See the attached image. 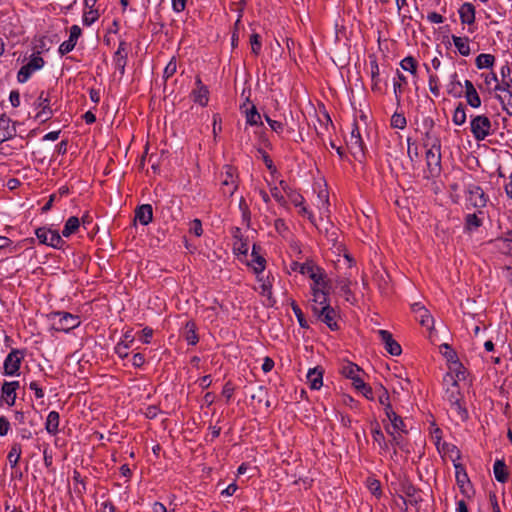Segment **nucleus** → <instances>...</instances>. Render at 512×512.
I'll list each match as a JSON object with an SVG mask.
<instances>
[{
  "instance_id": "1",
  "label": "nucleus",
  "mask_w": 512,
  "mask_h": 512,
  "mask_svg": "<svg viewBox=\"0 0 512 512\" xmlns=\"http://www.w3.org/2000/svg\"><path fill=\"white\" fill-rule=\"evenodd\" d=\"M48 320L53 330L65 333L77 328L81 323L78 315L65 311L51 312L48 314Z\"/></svg>"
},
{
  "instance_id": "2",
  "label": "nucleus",
  "mask_w": 512,
  "mask_h": 512,
  "mask_svg": "<svg viewBox=\"0 0 512 512\" xmlns=\"http://www.w3.org/2000/svg\"><path fill=\"white\" fill-rule=\"evenodd\" d=\"M311 311L317 320L325 323L332 331L338 330L337 312L330 304L321 307L311 305Z\"/></svg>"
},
{
  "instance_id": "3",
  "label": "nucleus",
  "mask_w": 512,
  "mask_h": 512,
  "mask_svg": "<svg viewBox=\"0 0 512 512\" xmlns=\"http://www.w3.org/2000/svg\"><path fill=\"white\" fill-rule=\"evenodd\" d=\"M400 491L403 494L400 498L406 506L407 504L417 506L423 501L422 491L414 486L408 479H404L400 482Z\"/></svg>"
},
{
  "instance_id": "4",
  "label": "nucleus",
  "mask_w": 512,
  "mask_h": 512,
  "mask_svg": "<svg viewBox=\"0 0 512 512\" xmlns=\"http://www.w3.org/2000/svg\"><path fill=\"white\" fill-rule=\"evenodd\" d=\"M35 234L41 244L51 246L55 249H61L65 244L64 240L56 230L40 227L36 229Z\"/></svg>"
},
{
  "instance_id": "5",
  "label": "nucleus",
  "mask_w": 512,
  "mask_h": 512,
  "mask_svg": "<svg viewBox=\"0 0 512 512\" xmlns=\"http://www.w3.org/2000/svg\"><path fill=\"white\" fill-rule=\"evenodd\" d=\"M45 64L44 59L38 54H33L28 63L23 65L17 73V81L25 83L32 76V74L40 70Z\"/></svg>"
},
{
  "instance_id": "6",
  "label": "nucleus",
  "mask_w": 512,
  "mask_h": 512,
  "mask_svg": "<svg viewBox=\"0 0 512 512\" xmlns=\"http://www.w3.org/2000/svg\"><path fill=\"white\" fill-rule=\"evenodd\" d=\"M427 176L426 178H437L442 171L441 149H428L425 154Z\"/></svg>"
},
{
  "instance_id": "7",
  "label": "nucleus",
  "mask_w": 512,
  "mask_h": 512,
  "mask_svg": "<svg viewBox=\"0 0 512 512\" xmlns=\"http://www.w3.org/2000/svg\"><path fill=\"white\" fill-rule=\"evenodd\" d=\"M470 126L474 138L482 141L490 134L491 121L485 115H478L472 118Z\"/></svg>"
},
{
  "instance_id": "8",
  "label": "nucleus",
  "mask_w": 512,
  "mask_h": 512,
  "mask_svg": "<svg viewBox=\"0 0 512 512\" xmlns=\"http://www.w3.org/2000/svg\"><path fill=\"white\" fill-rule=\"evenodd\" d=\"M25 353L23 350L12 349L4 360V375L14 376L18 375L20 365L24 359Z\"/></svg>"
},
{
  "instance_id": "9",
  "label": "nucleus",
  "mask_w": 512,
  "mask_h": 512,
  "mask_svg": "<svg viewBox=\"0 0 512 512\" xmlns=\"http://www.w3.org/2000/svg\"><path fill=\"white\" fill-rule=\"evenodd\" d=\"M347 146L356 160H361V158L364 157V142L361 138L356 121L353 123V129L351 131L350 138L347 141Z\"/></svg>"
},
{
  "instance_id": "10",
  "label": "nucleus",
  "mask_w": 512,
  "mask_h": 512,
  "mask_svg": "<svg viewBox=\"0 0 512 512\" xmlns=\"http://www.w3.org/2000/svg\"><path fill=\"white\" fill-rule=\"evenodd\" d=\"M34 106L39 109L36 114V119H39L42 123L47 122L53 116V110L50 107L49 94L42 91L36 99Z\"/></svg>"
},
{
  "instance_id": "11",
  "label": "nucleus",
  "mask_w": 512,
  "mask_h": 512,
  "mask_svg": "<svg viewBox=\"0 0 512 512\" xmlns=\"http://www.w3.org/2000/svg\"><path fill=\"white\" fill-rule=\"evenodd\" d=\"M236 169L232 166H225V173L222 175L221 191L224 196L231 197L238 189V184L235 177Z\"/></svg>"
},
{
  "instance_id": "12",
  "label": "nucleus",
  "mask_w": 512,
  "mask_h": 512,
  "mask_svg": "<svg viewBox=\"0 0 512 512\" xmlns=\"http://www.w3.org/2000/svg\"><path fill=\"white\" fill-rule=\"evenodd\" d=\"M467 201L475 208H483L487 203V196L483 189L475 184H471L467 188Z\"/></svg>"
},
{
  "instance_id": "13",
  "label": "nucleus",
  "mask_w": 512,
  "mask_h": 512,
  "mask_svg": "<svg viewBox=\"0 0 512 512\" xmlns=\"http://www.w3.org/2000/svg\"><path fill=\"white\" fill-rule=\"evenodd\" d=\"M41 419H42V416L39 414L38 411H36V410L28 411L27 420H28L29 428L23 426L19 429V435L22 440L32 439V437H33L32 430H35L36 428L39 427Z\"/></svg>"
},
{
  "instance_id": "14",
  "label": "nucleus",
  "mask_w": 512,
  "mask_h": 512,
  "mask_svg": "<svg viewBox=\"0 0 512 512\" xmlns=\"http://www.w3.org/2000/svg\"><path fill=\"white\" fill-rule=\"evenodd\" d=\"M377 334L384 344L385 350L392 356H399L402 353L400 344L393 339L392 334L384 329L377 331Z\"/></svg>"
},
{
  "instance_id": "15",
  "label": "nucleus",
  "mask_w": 512,
  "mask_h": 512,
  "mask_svg": "<svg viewBox=\"0 0 512 512\" xmlns=\"http://www.w3.org/2000/svg\"><path fill=\"white\" fill-rule=\"evenodd\" d=\"M443 380L446 383H450V387H448L445 391V397L449 401V403H457V401L462 400L459 384L457 380L454 378L453 374L446 373Z\"/></svg>"
},
{
  "instance_id": "16",
  "label": "nucleus",
  "mask_w": 512,
  "mask_h": 512,
  "mask_svg": "<svg viewBox=\"0 0 512 512\" xmlns=\"http://www.w3.org/2000/svg\"><path fill=\"white\" fill-rule=\"evenodd\" d=\"M196 88L191 92L193 101L202 107H205L209 101V90L206 85L203 84L199 76L195 80Z\"/></svg>"
},
{
  "instance_id": "17",
  "label": "nucleus",
  "mask_w": 512,
  "mask_h": 512,
  "mask_svg": "<svg viewBox=\"0 0 512 512\" xmlns=\"http://www.w3.org/2000/svg\"><path fill=\"white\" fill-rule=\"evenodd\" d=\"M81 34H82L81 28L78 25H73L70 28L69 39L62 42L59 46V50H58L59 53L61 55H65V54H68L69 52H71L75 48L77 40L79 39Z\"/></svg>"
},
{
  "instance_id": "18",
  "label": "nucleus",
  "mask_w": 512,
  "mask_h": 512,
  "mask_svg": "<svg viewBox=\"0 0 512 512\" xmlns=\"http://www.w3.org/2000/svg\"><path fill=\"white\" fill-rule=\"evenodd\" d=\"M19 388L18 381H5L1 387V398L8 406H13L16 401V390Z\"/></svg>"
},
{
  "instance_id": "19",
  "label": "nucleus",
  "mask_w": 512,
  "mask_h": 512,
  "mask_svg": "<svg viewBox=\"0 0 512 512\" xmlns=\"http://www.w3.org/2000/svg\"><path fill=\"white\" fill-rule=\"evenodd\" d=\"M11 119L5 114L0 117V144L13 138L16 135V126L10 125Z\"/></svg>"
},
{
  "instance_id": "20",
  "label": "nucleus",
  "mask_w": 512,
  "mask_h": 512,
  "mask_svg": "<svg viewBox=\"0 0 512 512\" xmlns=\"http://www.w3.org/2000/svg\"><path fill=\"white\" fill-rule=\"evenodd\" d=\"M127 56H128V44L125 41H121L119 43L117 51L114 53V63L116 69L119 70L120 74H124L125 66L127 64Z\"/></svg>"
},
{
  "instance_id": "21",
  "label": "nucleus",
  "mask_w": 512,
  "mask_h": 512,
  "mask_svg": "<svg viewBox=\"0 0 512 512\" xmlns=\"http://www.w3.org/2000/svg\"><path fill=\"white\" fill-rule=\"evenodd\" d=\"M135 221H139L140 224L146 226L153 220V209L150 204H143L135 209Z\"/></svg>"
},
{
  "instance_id": "22",
  "label": "nucleus",
  "mask_w": 512,
  "mask_h": 512,
  "mask_svg": "<svg viewBox=\"0 0 512 512\" xmlns=\"http://www.w3.org/2000/svg\"><path fill=\"white\" fill-rule=\"evenodd\" d=\"M465 87V97L468 105L473 108H478L481 105V99L474 87L473 83L470 80H466L464 82Z\"/></svg>"
},
{
  "instance_id": "23",
  "label": "nucleus",
  "mask_w": 512,
  "mask_h": 512,
  "mask_svg": "<svg viewBox=\"0 0 512 512\" xmlns=\"http://www.w3.org/2000/svg\"><path fill=\"white\" fill-rule=\"evenodd\" d=\"M462 24L471 25L475 22V7L472 3H463L458 10Z\"/></svg>"
},
{
  "instance_id": "24",
  "label": "nucleus",
  "mask_w": 512,
  "mask_h": 512,
  "mask_svg": "<svg viewBox=\"0 0 512 512\" xmlns=\"http://www.w3.org/2000/svg\"><path fill=\"white\" fill-rule=\"evenodd\" d=\"M462 84L458 80L457 72H454L450 76V81L446 86L447 94L454 98H461L463 96Z\"/></svg>"
},
{
  "instance_id": "25",
  "label": "nucleus",
  "mask_w": 512,
  "mask_h": 512,
  "mask_svg": "<svg viewBox=\"0 0 512 512\" xmlns=\"http://www.w3.org/2000/svg\"><path fill=\"white\" fill-rule=\"evenodd\" d=\"M307 380L310 384V388L313 390H318L321 388L323 382V370L321 367H315L309 369L307 373Z\"/></svg>"
},
{
  "instance_id": "26",
  "label": "nucleus",
  "mask_w": 512,
  "mask_h": 512,
  "mask_svg": "<svg viewBox=\"0 0 512 512\" xmlns=\"http://www.w3.org/2000/svg\"><path fill=\"white\" fill-rule=\"evenodd\" d=\"M59 423H60V415L57 411H51L49 412L46 423H45V429L50 435H57L59 433Z\"/></svg>"
},
{
  "instance_id": "27",
  "label": "nucleus",
  "mask_w": 512,
  "mask_h": 512,
  "mask_svg": "<svg viewBox=\"0 0 512 512\" xmlns=\"http://www.w3.org/2000/svg\"><path fill=\"white\" fill-rule=\"evenodd\" d=\"M495 479L500 483H506L509 477L507 466L502 459H497L493 466Z\"/></svg>"
},
{
  "instance_id": "28",
  "label": "nucleus",
  "mask_w": 512,
  "mask_h": 512,
  "mask_svg": "<svg viewBox=\"0 0 512 512\" xmlns=\"http://www.w3.org/2000/svg\"><path fill=\"white\" fill-rule=\"evenodd\" d=\"M454 467H455L456 482H457L461 492L463 494H467V491L465 489V484L470 483V480L468 478L466 470H465L464 466L460 463L454 464Z\"/></svg>"
},
{
  "instance_id": "29",
  "label": "nucleus",
  "mask_w": 512,
  "mask_h": 512,
  "mask_svg": "<svg viewBox=\"0 0 512 512\" xmlns=\"http://www.w3.org/2000/svg\"><path fill=\"white\" fill-rule=\"evenodd\" d=\"M385 415L390 420L391 425L394 430H398L401 432H407L406 431V425L402 419L401 416L397 415L393 409H385Z\"/></svg>"
},
{
  "instance_id": "30",
  "label": "nucleus",
  "mask_w": 512,
  "mask_h": 512,
  "mask_svg": "<svg viewBox=\"0 0 512 512\" xmlns=\"http://www.w3.org/2000/svg\"><path fill=\"white\" fill-rule=\"evenodd\" d=\"M307 276L313 281V284L311 285V292H313V289L318 290L321 282L327 277L324 269L318 265H315L313 267V272H310Z\"/></svg>"
},
{
  "instance_id": "31",
  "label": "nucleus",
  "mask_w": 512,
  "mask_h": 512,
  "mask_svg": "<svg viewBox=\"0 0 512 512\" xmlns=\"http://www.w3.org/2000/svg\"><path fill=\"white\" fill-rule=\"evenodd\" d=\"M184 338L189 345H196L199 341L196 333V324L193 321H188L184 327Z\"/></svg>"
},
{
  "instance_id": "32",
  "label": "nucleus",
  "mask_w": 512,
  "mask_h": 512,
  "mask_svg": "<svg viewBox=\"0 0 512 512\" xmlns=\"http://www.w3.org/2000/svg\"><path fill=\"white\" fill-rule=\"evenodd\" d=\"M371 433L373 440L378 443L381 449L385 451L389 449V443L385 440V436L381 431L380 425L377 421H375L373 424Z\"/></svg>"
},
{
  "instance_id": "33",
  "label": "nucleus",
  "mask_w": 512,
  "mask_h": 512,
  "mask_svg": "<svg viewBox=\"0 0 512 512\" xmlns=\"http://www.w3.org/2000/svg\"><path fill=\"white\" fill-rule=\"evenodd\" d=\"M452 40L458 52L462 56L470 55V45L468 37H459L456 35H452Z\"/></svg>"
},
{
  "instance_id": "34",
  "label": "nucleus",
  "mask_w": 512,
  "mask_h": 512,
  "mask_svg": "<svg viewBox=\"0 0 512 512\" xmlns=\"http://www.w3.org/2000/svg\"><path fill=\"white\" fill-rule=\"evenodd\" d=\"M423 144L429 149H441V139L433 131L423 132Z\"/></svg>"
},
{
  "instance_id": "35",
  "label": "nucleus",
  "mask_w": 512,
  "mask_h": 512,
  "mask_svg": "<svg viewBox=\"0 0 512 512\" xmlns=\"http://www.w3.org/2000/svg\"><path fill=\"white\" fill-rule=\"evenodd\" d=\"M80 227V219L76 216L69 217L64 225L62 230V235L64 237H69L74 234Z\"/></svg>"
},
{
  "instance_id": "36",
  "label": "nucleus",
  "mask_w": 512,
  "mask_h": 512,
  "mask_svg": "<svg viewBox=\"0 0 512 512\" xmlns=\"http://www.w3.org/2000/svg\"><path fill=\"white\" fill-rule=\"evenodd\" d=\"M22 454V447L19 443H13L11 449L7 455V459L10 463L11 468H16Z\"/></svg>"
},
{
  "instance_id": "37",
  "label": "nucleus",
  "mask_w": 512,
  "mask_h": 512,
  "mask_svg": "<svg viewBox=\"0 0 512 512\" xmlns=\"http://www.w3.org/2000/svg\"><path fill=\"white\" fill-rule=\"evenodd\" d=\"M495 62V57L491 54H479L476 57L475 64L478 69L491 68Z\"/></svg>"
},
{
  "instance_id": "38",
  "label": "nucleus",
  "mask_w": 512,
  "mask_h": 512,
  "mask_svg": "<svg viewBox=\"0 0 512 512\" xmlns=\"http://www.w3.org/2000/svg\"><path fill=\"white\" fill-rule=\"evenodd\" d=\"M360 371V367L352 362H347L341 368V373L346 378L351 379L352 381L357 378L358 372Z\"/></svg>"
},
{
  "instance_id": "39",
  "label": "nucleus",
  "mask_w": 512,
  "mask_h": 512,
  "mask_svg": "<svg viewBox=\"0 0 512 512\" xmlns=\"http://www.w3.org/2000/svg\"><path fill=\"white\" fill-rule=\"evenodd\" d=\"M452 121L455 125L461 126L466 122V109L462 103H459L453 113Z\"/></svg>"
},
{
  "instance_id": "40",
  "label": "nucleus",
  "mask_w": 512,
  "mask_h": 512,
  "mask_svg": "<svg viewBox=\"0 0 512 512\" xmlns=\"http://www.w3.org/2000/svg\"><path fill=\"white\" fill-rule=\"evenodd\" d=\"M316 264L312 260H307L304 263L292 262L291 269L294 271H299L303 275H308L310 272H313V267Z\"/></svg>"
},
{
  "instance_id": "41",
  "label": "nucleus",
  "mask_w": 512,
  "mask_h": 512,
  "mask_svg": "<svg viewBox=\"0 0 512 512\" xmlns=\"http://www.w3.org/2000/svg\"><path fill=\"white\" fill-rule=\"evenodd\" d=\"M324 235L333 246H336L339 237V229L337 227H335L332 223L327 222Z\"/></svg>"
},
{
  "instance_id": "42",
  "label": "nucleus",
  "mask_w": 512,
  "mask_h": 512,
  "mask_svg": "<svg viewBox=\"0 0 512 512\" xmlns=\"http://www.w3.org/2000/svg\"><path fill=\"white\" fill-rule=\"evenodd\" d=\"M450 372L452 373L454 378L457 380H464L466 377V368L460 361H453V365L450 366Z\"/></svg>"
},
{
  "instance_id": "43",
  "label": "nucleus",
  "mask_w": 512,
  "mask_h": 512,
  "mask_svg": "<svg viewBox=\"0 0 512 512\" xmlns=\"http://www.w3.org/2000/svg\"><path fill=\"white\" fill-rule=\"evenodd\" d=\"M496 98L500 101L502 108L509 116H512V93L496 94Z\"/></svg>"
},
{
  "instance_id": "44",
  "label": "nucleus",
  "mask_w": 512,
  "mask_h": 512,
  "mask_svg": "<svg viewBox=\"0 0 512 512\" xmlns=\"http://www.w3.org/2000/svg\"><path fill=\"white\" fill-rule=\"evenodd\" d=\"M312 293V300L311 305H317L318 307L326 306V304H330L329 296H327L325 293H319L317 289H313Z\"/></svg>"
},
{
  "instance_id": "45",
  "label": "nucleus",
  "mask_w": 512,
  "mask_h": 512,
  "mask_svg": "<svg viewBox=\"0 0 512 512\" xmlns=\"http://www.w3.org/2000/svg\"><path fill=\"white\" fill-rule=\"evenodd\" d=\"M400 66L403 70L410 72L415 75L417 71V61L412 56L405 57L401 62Z\"/></svg>"
},
{
  "instance_id": "46",
  "label": "nucleus",
  "mask_w": 512,
  "mask_h": 512,
  "mask_svg": "<svg viewBox=\"0 0 512 512\" xmlns=\"http://www.w3.org/2000/svg\"><path fill=\"white\" fill-rule=\"evenodd\" d=\"M451 410L453 413L456 414V416L461 421H466L468 419V411L467 409L462 405V400L457 401V403H451Z\"/></svg>"
},
{
  "instance_id": "47",
  "label": "nucleus",
  "mask_w": 512,
  "mask_h": 512,
  "mask_svg": "<svg viewBox=\"0 0 512 512\" xmlns=\"http://www.w3.org/2000/svg\"><path fill=\"white\" fill-rule=\"evenodd\" d=\"M482 225V221L478 216L473 214H468L465 218V228L469 231L475 230Z\"/></svg>"
},
{
  "instance_id": "48",
  "label": "nucleus",
  "mask_w": 512,
  "mask_h": 512,
  "mask_svg": "<svg viewBox=\"0 0 512 512\" xmlns=\"http://www.w3.org/2000/svg\"><path fill=\"white\" fill-rule=\"evenodd\" d=\"M416 320L419 321V323L423 326V327H426L427 329H432L433 328V324H434V319L432 317V315L430 314V312L426 309V313H418L416 315Z\"/></svg>"
},
{
  "instance_id": "49",
  "label": "nucleus",
  "mask_w": 512,
  "mask_h": 512,
  "mask_svg": "<svg viewBox=\"0 0 512 512\" xmlns=\"http://www.w3.org/2000/svg\"><path fill=\"white\" fill-rule=\"evenodd\" d=\"M291 308L298 320L300 327L306 328V329L309 328L308 322L305 319V316H304L301 308L298 306V304L295 301H292Z\"/></svg>"
},
{
  "instance_id": "50",
  "label": "nucleus",
  "mask_w": 512,
  "mask_h": 512,
  "mask_svg": "<svg viewBox=\"0 0 512 512\" xmlns=\"http://www.w3.org/2000/svg\"><path fill=\"white\" fill-rule=\"evenodd\" d=\"M492 90L499 91L502 94L512 93V78L502 79L501 83H497Z\"/></svg>"
},
{
  "instance_id": "51",
  "label": "nucleus",
  "mask_w": 512,
  "mask_h": 512,
  "mask_svg": "<svg viewBox=\"0 0 512 512\" xmlns=\"http://www.w3.org/2000/svg\"><path fill=\"white\" fill-rule=\"evenodd\" d=\"M371 77H372V90L376 91L379 90V66L376 62V60L371 61Z\"/></svg>"
},
{
  "instance_id": "52",
  "label": "nucleus",
  "mask_w": 512,
  "mask_h": 512,
  "mask_svg": "<svg viewBox=\"0 0 512 512\" xmlns=\"http://www.w3.org/2000/svg\"><path fill=\"white\" fill-rule=\"evenodd\" d=\"M397 78H398L399 82L394 81L393 88H394V94H395L396 101L399 103L401 93H402L401 83H407V79L399 70H397Z\"/></svg>"
},
{
  "instance_id": "53",
  "label": "nucleus",
  "mask_w": 512,
  "mask_h": 512,
  "mask_svg": "<svg viewBox=\"0 0 512 512\" xmlns=\"http://www.w3.org/2000/svg\"><path fill=\"white\" fill-rule=\"evenodd\" d=\"M378 401L381 405L384 406V410L392 409L389 393H388L387 389L383 386H380L379 394H378Z\"/></svg>"
},
{
  "instance_id": "54",
  "label": "nucleus",
  "mask_w": 512,
  "mask_h": 512,
  "mask_svg": "<svg viewBox=\"0 0 512 512\" xmlns=\"http://www.w3.org/2000/svg\"><path fill=\"white\" fill-rule=\"evenodd\" d=\"M407 125L406 118L403 114L395 112L391 117V126L397 129H404Z\"/></svg>"
},
{
  "instance_id": "55",
  "label": "nucleus",
  "mask_w": 512,
  "mask_h": 512,
  "mask_svg": "<svg viewBox=\"0 0 512 512\" xmlns=\"http://www.w3.org/2000/svg\"><path fill=\"white\" fill-rule=\"evenodd\" d=\"M99 18V13L94 8H89L88 11L84 12L83 24L85 26L92 25Z\"/></svg>"
},
{
  "instance_id": "56",
  "label": "nucleus",
  "mask_w": 512,
  "mask_h": 512,
  "mask_svg": "<svg viewBox=\"0 0 512 512\" xmlns=\"http://www.w3.org/2000/svg\"><path fill=\"white\" fill-rule=\"evenodd\" d=\"M250 44H251V52L255 56H258L261 52V47H262L260 35L257 33H253L250 36Z\"/></svg>"
},
{
  "instance_id": "57",
  "label": "nucleus",
  "mask_w": 512,
  "mask_h": 512,
  "mask_svg": "<svg viewBox=\"0 0 512 512\" xmlns=\"http://www.w3.org/2000/svg\"><path fill=\"white\" fill-rule=\"evenodd\" d=\"M367 487L369 491L376 497H380L382 494L381 483L379 480L374 478L367 479Z\"/></svg>"
},
{
  "instance_id": "58",
  "label": "nucleus",
  "mask_w": 512,
  "mask_h": 512,
  "mask_svg": "<svg viewBox=\"0 0 512 512\" xmlns=\"http://www.w3.org/2000/svg\"><path fill=\"white\" fill-rule=\"evenodd\" d=\"M261 119V115L257 111L256 107L253 106L249 111L246 113V121L249 125L255 126L258 125L259 121Z\"/></svg>"
},
{
  "instance_id": "59",
  "label": "nucleus",
  "mask_w": 512,
  "mask_h": 512,
  "mask_svg": "<svg viewBox=\"0 0 512 512\" xmlns=\"http://www.w3.org/2000/svg\"><path fill=\"white\" fill-rule=\"evenodd\" d=\"M176 71H177L176 58L172 57L164 69L163 77L167 80V79L171 78L176 73Z\"/></svg>"
},
{
  "instance_id": "60",
  "label": "nucleus",
  "mask_w": 512,
  "mask_h": 512,
  "mask_svg": "<svg viewBox=\"0 0 512 512\" xmlns=\"http://www.w3.org/2000/svg\"><path fill=\"white\" fill-rule=\"evenodd\" d=\"M337 287H339L340 291L345 295L351 294L350 284L351 281L345 277H339L336 280Z\"/></svg>"
},
{
  "instance_id": "61",
  "label": "nucleus",
  "mask_w": 512,
  "mask_h": 512,
  "mask_svg": "<svg viewBox=\"0 0 512 512\" xmlns=\"http://www.w3.org/2000/svg\"><path fill=\"white\" fill-rule=\"evenodd\" d=\"M284 191L287 193L288 197L290 198L291 202L296 206V207H299V206H302L304 204V197L299 194V193H296L294 191H292L291 189L289 190V192L286 190V188H284Z\"/></svg>"
},
{
  "instance_id": "62",
  "label": "nucleus",
  "mask_w": 512,
  "mask_h": 512,
  "mask_svg": "<svg viewBox=\"0 0 512 512\" xmlns=\"http://www.w3.org/2000/svg\"><path fill=\"white\" fill-rule=\"evenodd\" d=\"M130 346L129 344L125 343L124 341H120L116 346H115V353L122 359L128 357L129 355V350Z\"/></svg>"
},
{
  "instance_id": "63",
  "label": "nucleus",
  "mask_w": 512,
  "mask_h": 512,
  "mask_svg": "<svg viewBox=\"0 0 512 512\" xmlns=\"http://www.w3.org/2000/svg\"><path fill=\"white\" fill-rule=\"evenodd\" d=\"M252 262L255 264L253 266V269L255 273H261L265 269L266 260L261 255H257L255 257H252Z\"/></svg>"
},
{
  "instance_id": "64",
  "label": "nucleus",
  "mask_w": 512,
  "mask_h": 512,
  "mask_svg": "<svg viewBox=\"0 0 512 512\" xmlns=\"http://www.w3.org/2000/svg\"><path fill=\"white\" fill-rule=\"evenodd\" d=\"M265 120H266V122L269 124L270 128H271L274 132H276V133H278V134H280V133H282V132H283V130H284V124H283L282 122H280V121H276V120H273V119H271L268 115H265Z\"/></svg>"
}]
</instances>
